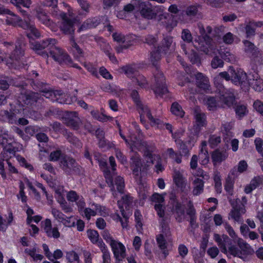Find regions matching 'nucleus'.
Masks as SVG:
<instances>
[{
  "label": "nucleus",
  "mask_w": 263,
  "mask_h": 263,
  "mask_svg": "<svg viewBox=\"0 0 263 263\" xmlns=\"http://www.w3.org/2000/svg\"><path fill=\"white\" fill-rule=\"evenodd\" d=\"M136 132L138 133V138L134 137L132 133L128 130V139L124 135L123 133L120 129V136L125 140V142L130 146L132 151L138 149L139 151H144V156L146 162L142 163L139 154L135 153L132 156L131 168L134 177L139 185L138 194L139 197L142 200L146 199L149 195L147 185L142 182V177L148 168L152 165L155 161L156 162L155 167L156 172L159 173L164 170L162 164L161 158L156 154V148L154 146H147L144 142H142V135L140 134L138 127L134 125Z\"/></svg>",
  "instance_id": "obj_1"
},
{
  "label": "nucleus",
  "mask_w": 263,
  "mask_h": 263,
  "mask_svg": "<svg viewBox=\"0 0 263 263\" xmlns=\"http://www.w3.org/2000/svg\"><path fill=\"white\" fill-rule=\"evenodd\" d=\"M109 163L111 166L110 170L107 166V163L103 160L99 161V165L101 170L103 171L106 182L110 187L112 192V195L115 198L118 199L119 197L122 198L121 200H118V204L123 218L119 214L112 216V218L116 221H120L123 229L127 227L128 214L125 212L128 211L130 204L132 202V198L124 193V181L121 176H115L116 170L115 160L113 157H109Z\"/></svg>",
  "instance_id": "obj_2"
},
{
  "label": "nucleus",
  "mask_w": 263,
  "mask_h": 263,
  "mask_svg": "<svg viewBox=\"0 0 263 263\" xmlns=\"http://www.w3.org/2000/svg\"><path fill=\"white\" fill-rule=\"evenodd\" d=\"M198 27L201 35L195 41L194 46L195 48L209 55L216 54L218 52L221 58L224 60L230 62L235 61V55L230 51L229 49H225L223 50L218 51L215 44L206 34H209L214 36H220L224 30L223 26L216 27L214 30L209 26L206 27L205 29L201 25H199Z\"/></svg>",
  "instance_id": "obj_3"
},
{
  "label": "nucleus",
  "mask_w": 263,
  "mask_h": 263,
  "mask_svg": "<svg viewBox=\"0 0 263 263\" xmlns=\"http://www.w3.org/2000/svg\"><path fill=\"white\" fill-rule=\"evenodd\" d=\"M8 134L7 132H0V143L3 147V151L1 153V157L3 160H0V174L3 179L7 178L5 171L4 161L6 160L8 165V170L10 173L16 174L17 170L11 163L9 159L13 156H15L21 166L25 167L29 171L33 170V166L28 163L26 159L19 155L15 156L14 153L23 149V145L15 142H12V139L8 140Z\"/></svg>",
  "instance_id": "obj_4"
},
{
  "label": "nucleus",
  "mask_w": 263,
  "mask_h": 263,
  "mask_svg": "<svg viewBox=\"0 0 263 263\" xmlns=\"http://www.w3.org/2000/svg\"><path fill=\"white\" fill-rule=\"evenodd\" d=\"M225 229L233 240L237 243L239 249L232 245L231 240L226 235H220L218 234H214V240L224 253L238 257L245 260L248 255L253 253V249L243 239L237 238V235L230 225L226 223Z\"/></svg>",
  "instance_id": "obj_5"
},
{
  "label": "nucleus",
  "mask_w": 263,
  "mask_h": 263,
  "mask_svg": "<svg viewBox=\"0 0 263 263\" xmlns=\"http://www.w3.org/2000/svg\"><path fill=\"white\" fill-rule=\"evenodd\" d=\"M11 3L19 8V11L24 15V22H23L20 17L11 12L10 10L4 9L2 13L6 15V22L8 24L12 25L14 26H20L26 30L27 36L29 39L33 37H39L40 34L34 26L29 22L31 21L30 17L29 15L25 16V11L20 9V6H23L24 7L29 8L31 5L30 0H11Z\"/></svg>",
  "instance_id": "obj_6"
},
{
  "label": "nucleus",
  "mask_w": 263,
  "mask_h": 263,
  "mask_svg": "<svg viewBox=\"0 0 263 263\" xmlns=\"http://www.w3.org/2000/svg\"><path fill=\"white\" fill-rule=\"evenodd\" d=\"M152 200L155 202V209L157 215L161 218L160 223L163 233L157 236V242L164 257H166L168 254V251L171 249L172 245L168 243L170 241L169 228L165 223V207L163 204L164 201V195L155 193L152 196Z\"/></svg>",
  "instance_id": "obj_7"
},
{
  "label": "nucleus",
  "mask_w": 263,
  "mask_h": 263,
  "mask_svg": "<svg viewBox=\"0 0 263 263\" xmlns=\"http://www.w3.org/2000/svg\"><path fill=\"white\" fill-rule=\"evenodd\" d=\"M205 125V119L204 116H196V124L191 131L193 135L187 143H184L179 139L182 133H175L172 135L176 144L180 149V152L185 155H189L190 150L194 146V144L197 140L198 135L201 127Z\"/></svg>",
  "instance_id": "obj_8"
},
{
  "label": "nucleus",
  "mask_w": 263,
  "mask_h": 263,
  "mask_svg": "<svg viewBox=\"0 0 263 263\" xmlns=\"http://www.w3.org/2000/svg\"><path fill=\"white\" fill-rule=\"evenodd\" d=\"M134 10L140 11L141 14L148 19L155 18L158 22H161L164 23L163 20L166 18L168 15L166 13H163L161 12H158L155 13L152 9V4L149 3L141 2L139 0H133L131 3L125 6L124 8V11L129 12Z\"/></svg>",
  "instance_id": "obj_9"
},
{
  "label": "nucleus",
  "mask_w": 263,
  "mask_h": 263,
  "mask_svg": "<svg viewBox=\"0 0 263 263\" xmlns=\"http://www.w3.org/2000/svg\"><path fill=\"white\" fill-rule=\"evenodd\" d=\"M43 97L46 99L54 102L57 101L59 103L70 104V102L66 98V95L60 90H48L43 91L42 94L37 92H29L26 96L25 103L32 104L34 102L43 100Z\"/></svg>",
  "instance_id": "obj_10"
},
{
  "label": "nucleus",
  "mask_w": 263,
  "mask_h": 263,
  "mask_svg": "<svg viewBox=\"0 0 263 263\" xmlns=\"http://www.w3.org/2000/svg\"><path fill=\"white\" fill-rule=\"evenodd\" d=\"M174 206L172 212L178 222H181L189 218L191 224L192 226L194 224L195 210L190 201L186 198L185 200L182 201V203L175 202Z\"/></svg>",
  "instance_id": "obj_11"
},
{
  "label": "nucleus",
  "mask_w": 263,
  "mask_h": 263,
  "mask_svg": "<svg viewBox=\"0 0 263 263\" xmlns=\"http://www.w3.org/2000/svg\"><path fill=\"white\" fill-rule=\"evenodd\" d=\"M219 96L216 98L209 97L206 100V105L209 110H214L217 107H225L232 105L235 101L234 93L230 91L224 92L219 91Z\"/></svg>",
  "instance_id": "obj_12"
},
{
  "label": "nucleus",
  "mask_w": 263,
  "mask_h": 263,
  "mask_svg": "<svg viewBox=\"0 0 263 263\" xmlns=\"http://www.w3.org/2000/svg\"><path fill=\"white\" fill-rule=\"evenodd\" d=\"M181 39L186 43H182L181 48L185 54L187 55L190 61L193 64L199 65L200 63V59L198 54L193 49L188 47L192 44L193 37L190 31L187 29H183L181 33Z\"/></svg>",
  "instance_id": "obj_13"
},
{
  "label": "nucleus",
  "mask_w": 263,
  "mask_h": 263,
  "mask_svg": "<svg viewBox=\"0 0 263 263\" xmlns=\"http://www.w3.org/2000/svg\"><path fill=\"white\" fill-rule=\"evenodd\" d=\"M34 185H36L39 188L41 189L46 195L47 199H49V196L47 194L45 188L41 183L37 182L34 180L30 181L26 177L23 178L20 182V192L19 194L17 195L18 199H21L23 202H26L27 197L26 196L24 191L25 186L28 187L30 190V194H32L34 195L35 196L37 197V194L36 192Z\"/></svg>",
  "instance_id": "obj_14"
},
{
  "label": "nucleus",
  "mask_w": 263,
  "mask_h": 263,
  "mask_svg": "<svg viewBox=\"0 0 263 263\" xmlns=\"http://www.w3.org/2000/svg\"><path fill=\"white\" fill-rule=\"evenodd\" d=\"M50 55L52 59L61 65H66L70 67L81 69L77 64H74L69 55L62 49L56 45L50 49Z\"/></svg>",
  "instance_id": "obj_15"
},
{
  "label": "nucleus",
  "mask_w": 263,
  "mask_h": 263,
  "mask_svg": "<svg viewBox=\"0 0 263 263\" xmlns=\"http://www.w3.org/2000/svg\"><path fill=\"white\" fill-rule=\"evenodd\" d=\"M85 206L83 205L81 208H79L78 211L80 214L87 220H89L91 217L97 215L103 216L108 215V210L104 206L95 203L90 204L88 208H85Z\"/></svg>",
  "instance_id": "obj_16"
},
{
  "label": "nucleus",
  "mask_w": 263,
  "mask_h": 263,
  "mask_svg": "<svg viewBox=\"0 0 263 263\" xmlns=\"http://www.w3.org/2000/svg\"><path fill=\"white\" fill-rule=\"evenodd\" d=\"M48 183L49 186L54 189L55 190V197L58 202L61 205L62 209L66 213L70 212L72 211V208L67 205L65 198V191L63 186H57L55 181H48Z\"/></svg>",
  "instance_id": "obj_17"
},
{
  "label": "nucleus",
  "mask_w": 263,
  "mask_h": 263,
  "mask_svg": "<svg viewBox=\"0 0 263 263\" xmlns=\"http://www.w3.org/2000/svg\"><path fill=\"white\" fill-rule=\"evenodd\" d=\"M193 175L195 177L194 179H192L193 193L194 195H198L202 192L204 187V182L202 179L198 178V177H201L202 179L207 180L209 178V176L201 169L198 170L196 172H193Z\"/></svg>",
  "instance_id": "obj_18"
},
{
  "label": "nucleus",
  "mask_w": 263,
  "mask_h": 263,
  "mask_svg": "<svg viewBox=\"0 0 263 263\" xmlns=\"http://www.w3.org/2000/svg\"><path fill=\"white\" fill-rule=\"evenodd\" d=\"M53 15H59L62 19V22L60 25L61 30L67 34H71L74 30V22L68 18L67 14L60 12L58 9L54 10Z\"/></svg>",
  "instance_id": "obj_19"
},
{
  "label": "nucleus",
  "mask_w": 263,
  "mask_h": 263,
  "mask_svg": "<svg viewBox=\"0 0 263 263\" xmlns=\"http://www.w3.org/2000/svg\"><path fill=\"white\" fill-rule=\"evenodd\" d=\"M155 83L153 89L157 97H163L168 92L167 88L165 85V78L163 73L158 72L155 76Z\"/></svg>",
  "instance_id": "obj_20"
},
{
  "label": "nucleus",
  "mask_w": 263,
  "mask_h": 263,
  "mask_svg": "<svg viewBox=\"0 0 263 263\" xmlns=\"http://www.w3.org/2000/svg\"><path fill=\"white\" fill-rule=\"evenodd\" d=\"M173 178L174 184L181 192L186 194L189 192L190 186L181 172L179 171H175L173 175Z\"/></svg>",
  "instance_id": "obj_21"
},
{
  "label": "nucleus",
  "mask_w": 263,
  "mask_h": 263,
  "mask_svg": "<svg viewBox=\"0 0 263 263\" xmlns=\"http://www.w3.org/2000/svg\"><path fill=\"white\" fill-rule=\"evenodd\" d=\"M122 70L128 77L135 78L134 82H136L141 87H145L146 85V81L145 78L141 75L138 74L134 66H126L122 68Z\"/></svg>",
  "instance_id": "obj_22"
},
{
  "label": "nucleus",
  "mask_w": 263,
  "mask_h": 263,
  "mask_svg": "<svg viewBox=\"0 0 263 263\" xmlns=\"http://www.w3.org/2000/svg\"><path fill=\"white\" fill-rule=\"evenodd\" d=\"M230 72L231 74L232 82L236 85H242L246 83L248 79L246 72L241 69H234L230 67Z\"/></svg>",
  "instance_id": "obj_23"
},
{
  "label": "nucleus",
  "mask_w": 263,
  "mask_h": 263,
  "mask_svg": "<svg viewBox=\"0 0 263 263\" xmlns=\"http://www.w3.org/2000/svg\"><path fill=\"white\" fill-rule=\"evenodd\" d=\"M230 202L232 206V210L230 214V218L238 222H242L243 220L241 218V216L246 212V209L245 208H244V205H242V206H238L237 205V200L234 201L230 199Z\"/></svg>",
  "instance_id": "obj_24"
},
{
  "label": "nucleus",
  "mask_w": 263,
  "mask_h": 263,
  "mask_svg": "<svg viewBox=\"0 0 263 263\" xmlns=\"http://www.w3.org/2000/svg\"><path fill=\"white\" fill-rule=\"evenodd\" d=\"M243 44L245 51L252 53V58L254 61L259 63L263 62V53L255 49L254 44L248 41H244Z\"/></svg>",
  "instance_id": "obj_25"
},
{
  "label": "nucleus",
  "mask_w": 263,
  "mask_h": 263,
  "mask_svg": "<svg viewBox=\"0 0 263 263\" xmlns=\"http://www.w3.org/2000/svg\"><path fill=\"white\" fill-rule=\"evenodd\" d=\"M114 256L116 259L121 260L126 256V248L124 245L121 242L116 240L110 246Z\"/></svg>",
  "instance_id": "obj_26"
},
{
  "label": "nucleus",
  "mask_w": 263,
  "mask_h": 263,
  "mask_svg": "<svg viewBox=\"0 0 263 263\" xmlns=\"http://www.w3.org/2000/svg\"><path fill=\"white\" fill-rule=\"evenodd\" d=\"M232 78L231 74L230 72V68L228 69L227 71L220 72L214 78V84L217 87V89L219 90L220 93L221 91H222V92H226L227 91L226 90V89L221 84L222 80L224 79L227 81L230 80L232 81Z\"/></svg>",
  "instance_id": "obj_27"
},
{
  "label": "nucleus",
  "mask_w": 263,
  "mask_h": 263,
  "mask_svg": "<svg viewBox=\"0 0 263 263\" xmlns=\"http://www.w3.org/2000/svg\"><path fill=\"white\" fill-rule=\"evenodd\" d=\"M248 81L249 85L255 91L259 92L263 90V80L258 73L249 74Z\"/></svg>",
  "instance_id": "obj_28"
},
{
  "label": "nucleus",
  "mask_w": 263,
  "mask_h": 263,
  "mask_svg": "<svg viewBox=\"0 0 263 263\" xmlns=\"http://www.w3.org/2000/svg\"><path fill=\"white\" fill-rule=\"evenodd\" d=\"M42 227L49 237L57 238L60 236V233L56 227L52 228L50 219H46L42 222Z\"/></svg>",
  "instance_id": "obj_29"
},
{
  "label": "nucleus",
  "mask_w": 263,
  "mask_h": 263,
  "mask_svg": "<svg viewBox=\"0 0 263 263\" xmlns=\"http://www.w3.org/2000/svg\"><path fill=\"white\" fill-rule=\"evenodd\" d=\"M173 43V41L172 37H165L162 41L160 45L157 48L158 49V51L161 52L163 54H166L174 49Z\"/></svg>",
  "instance_id": "obj_30"
},
{
  "label": "nucleus",
  "mask_w": 263,
  "mask_h": 263,
  "mask_svg": "<svg viewBox=\"0 0 263 263\" xmlns=\"http://www.w3.org/2000/svg\"><path fill=\"white\" fill-rule=\"evenodd\" d=\"M114 40L117 42L124 43V46L127 48L133 44L134 40L135 39L134 35H129L125 36L121 33H116L112 35Z\"/></svg>",
  "instance_id": "obj_31"
},
{
  "label": "nucleus",
  "mask_w": 263,
  "mask_h": 263,
  "mask_svg": "<svg viewBox=\"0 0 263 263\" xmlns=\"http://www.w3.org/2000/svg\"><path fill=\"white\" fill-rule=\"evenodd\" d=\"M67 199L69 202H76L78 209L85 205L84 198L79 196L75 191H71L67 193Z\"/></svg>",
  "instance_id": "obj_32"
},
{
  "label": "nucleus",
  "mask_w": 263,
  "mask_h": 263,
  "mask_svg": "<svg viewBox=\"0 0 263 263\" xmlns=\"http://www.w3.org/2000/svg\"><path fill=\"white\" fill-rule=\"evenodd\" d=\"M60 163L61 166L67 173H70L72 170L76 167L74 160L69 157H65L62 158Z\"/></svg>",
  "instance_id": "obj_33"
},
{
  "label": "nucleus",
  "mask_w": 263,
  "mask_h": 263,
  "mask_svg": "<svg viewBox=\"0 0 263 263\" xmlns=\"http://www.w3.org/2000/svg\"><path fill=\"white\" fill-rule=\"evenodd\" d=\"M43 249L44 251L45 255L48 259L52 261L55 259L61 258L63 256V252L59 249L56 250L52 254L49 251L48 247L46 244L43 245Z\"/></svg>",
  "instance_id": "obj_34"
},
{
  "label": "nucleus",
  "mask_w": 263,
  "mask_h": 263,
  "mask_svg": "<svg viewBox=\"0 0 263 263\" xmlns=\"http://www.w3.org/2000/svg\"><path fill=\"white\" fill-rule=\"evenodd\" d=\"M29 113L28 107L24 108V107L19 103L11 104L9 109L10 115H16L17 114H27Z\"/></svg>",
  "instance_id": "obj_35"
},
{
  "label": "nucleus",
  "mask_w": 263,
  "mask_h": 263,
  "mask_svg": "<svg viewBox=\"0 0 263 263\" xmlns=\"http://www.w3.org/2000/svg\"><path fill=\"white\" fill-rule=\"evenodd\" d=\"M228 156L226 150L220 151L219 149L215 151L212 155V159L214 165L224 160Z\"/></svg>",
  "instance_id": "obj_36"
},
{
  "label": "nucleus",
  "mask_w": 263,
  "mask_h": 263,
  "mask_svg": "<svg viewBox=\"0 0 263 263\" xmlns=\"http://www.w3.org/2000/svg\"><path fill=\"white\" fill-rule=\"evenodd\" d=\"M196 79L197 86L198 87L203 89H209L210 85L207 77L201 73L198 72L196 74Z\"/></svg>",
  "instance_id": "obj_37"
},
{
  "label": "nucleus",
  "mask_w": 263,
  "mask_h": 263,
  "mask_svg": "<svg viewBox=\"0 0 263 263\" xmlns=\"http://www.w3.org/2000/svg\"><path fill=\"white\" fill-rule=\"evenodd\" d=\"M206 146V142H202L199 153L200 163L202 165H206L209 162V156Z\"/></svg>",
  "instance_id": "obj_38"
},
{
  "label": "nucleus",
  "mask_w": 263,
  "mask_h": 263,
  "mask_svg": "<svg viewBox=\"0 0 263 263\" xmlns=\"http://www.w3.org/2000/svg\"><path fill=\"white\" fill-rule=\"evenodd\" d=\"M14 129L25 141H27L30 137L33 136L35 133V127L32 126H28L26 128L25 132L26 135L17 127H15Z\"/></svg>",
  "instance_id": "obj_39"
},
{
  "label": "nucleus",
  "mask_w": 263,
  "mask_h": 263,
  "mask_svg": "<svg viewBox=\"0 0 263 263\" xmlns=\"http://www.w3.org/2000/svg\"><path fill=\"white\" fill-rule=\"evenodd\" d=\"M262 24L261 22L255 23L250 22L246 26V33L247 37H250L255 34V31L256 27H261Z\"/></svg>",
  "instance_id": "obj_40"
},
{
  "label": "nucleus",
  "mask_w": 263,
  "mask_h": 263,
  "mask_svg": "<svg viewBox=\"0 0 263 263\" xmlns=\"http://www.w3.org/2000/svg\"><path fill=\"white\" fill-rule=\"evenodd\" d=\"M87 236L90 241L93 244H96L99 247L100 242L104 243L102 240L99 238L98 232L93 230H88L87 231Z\"/></svg>",
  "instance_id": "obj_41"
},
{
  "label": "nucleus",
  "mask_w": 263,
  "mask_h": 263,
  "mask_svg": "<svg viewBox=\"0 0 263 263\" xmlns=\"http://www.w3.org/2000/svg\"><path fill=\"white\" fill-rule=\"evenodd\" d=\"M261 179L260 177H255L251 180L250 183L247 185L245 188V192L246 194L250 193L253 190H255L260 184Z\"/></svg>",
  "instance_id": "obj_42"
},
{
  "label": "nucleus",
  "mask_w": 263,
  "mask_h": 263,
  "mask_svg": "<svg viewBox=\"0 0 263 263\" xmlns=\"http://www.w3.org/2000/svg\"><path fill=\"white\" fill-rule=\"evenodd\" d=\"M13 220L12 213H9L8 216L6 217H3L0 215V230L6 231L8 224H9Z\"/></svg>",
  "instance_id": "obj_43"
},
{
  "label": "nucleus",
  "mask_w": 263,
  "mask_h": 263,
  "mask_svg": "<svg viewBox=\"0 0 263 263\" xmlns=\"http://www.w3.org/2000/svg\"><path fill=\"white\" fill-rule=\"evenodd\" d=\"M37 17L39 20L41 21L45 25L52 28V22L48 18V16L46 15V13L43 11H37Z\"/></svg>",
  "instance_id": "obj_44"
},
{
  "label": "nucleus",
  "mask_w": 263,
  "mask_h": 263,
  "mask_svg": "<svg viewBox=\"0 0 263 263\" xmlns=\"http://www.w3.org/2000/svg\"><path fill=\"white\" fill-rule=\"evenodd\" d=\"M99 248L103 253V263H110V253L104 243L100 242Z\"/></svg>",
  "instance_id": "obj_45"
},
{
  "label": "nucleus",
  "mask_w": 263,
  "mask_h": 263,
  "mask_svg": "<svg viewBox=\"0 0 263 263\" xmlns=\"http://www.w3.org/2000/svg\"><path fill=\"white\" fill-rule=\"evenodd\" d=\"M167 158L175 159V161L177 163H180L181 162V156L178 154L175 153L172 148H168L164 155V159Z\"/></svg>",
  "instance_id": "obj_46"
},
{
  "label": "nucleus",
  "mask_w": 263,
  "mask_h": 263,
  "mask_svg": "<svg viewBox=\"0 0 263 263\" xmlns=\"http://www.w3.org/2000/svg\"><path fill=\"white\" fill-rule=\"evenodd\" d=\"M214 181L215 188L217 193H220L222 191L221 179L220 173L215 172L214 175Z\"/></svg>",
  "instance_id": "obj_47"
},
{
  "label": "nucleus",
  "mask_w": 263,
  "mask_h": 263,
  "mask_svg": "<svg viewBox=\"0 0 263 263\" xmlns=\"http://www.w3.org/2000/svg\"><path fill=\"white\" fill-rule=\"evenodd\" d=\"M171 111L174 115H184L185 112L178 103H173L171 107Z\"/></svg>",
  "instance_id": "obj_48"
},
{
  "label": "nucleus",
  "mask_w": 263,
  "mask_h": 263,
  "mask_svg": "<svg viewBox=\"0 0 263 263\" xmlns=\"http://www.w3.org/2000/svg\"><path fill=\"white\" fill-rule=\"evenodd\" d=\"M163 55L161 52L158 51L157 48L155 51H153L151 53L150 60L154 65H156L157 62H158L161 58L162 55Z\"/></svg>",
  "instance_id": "obj_49"
},
{
  "label": "nucleus",
  "mask_w": 263,
  "mask_h": 263,
  "mask_svg": "<svg viewBox=\"0 0 263 263\" xmlns=\"http://www.w3.org/2000/svg\"><path fill=\"white\" fill-rule=\"evenodd\" d=\"M135 221L136 223V228L137 229V230L139 232H141L142 230V215L139 212V211L137 210L135 212Z\"/></svg>",
  "instance_id": "obj_50"
},
{
  "label": "nucleus",
  "mask_w": 263,
  "mask_h": 263,
  "mask_svg": "<svg viewBox=\"0 0 263 263\" xmlns=\"http://www.w3.org/2000/svg\"><path fill=\"white\" fill-rule=\"evenodd\" d=\"M42 47L43 49L47 48L49 51L50 49L55 46L57 44V41L53 39H48L46 40H44L41 42Z\"/></svg>",
  "instance_id": "obj_51"
},
{
  "label": "nucleus",
  "mask_w": 263,
  "mask_h": 263,
  "mask_svg": "<svg viewBox=\"0 0 263 263\" xmlns=\"http://www.w3.org/2000/svg\"><path fill=\"white\" fill-rule=\"evenodd\" d=\"M224 65V62L222 59H220L218 56H215L211 62V66L213 69L221 68Z\"/></svg>",
  "instance_id": "obj_52"
},
{
  "label": "nucleus",
  "mask_w": 263,
  "mask_h": 263,
  "mask_svg": "<svg viewBox=\"0 0 263 263\" xmlns=\"http://www.w3.org/2000/svg\"><path fill=\"white\" fill-rule=\"evenodd\" d=\"M25 252L31 256L34 260H41L43 258V255L36 253V249L35 248L32 249L27 248L25 250Z\"/></svg>",
  "instance_id": "obj_53"
},
{
  "label": "nucleus",
  "mask_w": 263,
  "mask_h": 263,
  "mask_svg": "<svg viewBox=\"0 0 263 263\" xmlns=\"http://www.w3.org/2000/svg\"><path fill=\"white\" fill-rule=\"evenodd\" d=\"M76 218L73 217H66L64 216L62 222L64 226L68 227H73L76 226Z\"/></svg>",
  "instance_id": "obj_54"
},
{
  "label": "nucleus",
  "mask_w": 263,
  "mask_h": 263,
  "mask_svg": "<svg viewBox=\"0 0 263 263\" xmlns=\"http://www.w3.org/2000/svg\"><path fill=\"white\" fill-rule=\"evenodd\" d=\"M70 44L71 46V50L73 53L77 56L80 55L82 53V50L75 42L73 37L72 36L70 39Z\"/></svg>",
  "instance_id": "obj_55"
},
{
  "label": "nucleus",
  "mask_w": 263,
  "mask_h": 263,
  "mask_svg": "<svg viewBox=\"0 0 263 263\" xmlns=\"http://www.w3.org/2000/svg\"><path fill=\"white\" fill-rule=\"evenodd\" d=\"M234 181L230 177H228L226 180L224 189L230 195H232L233 189Z\"/></svg>",
  "instance_id": "obj_56"
},
{
  "label": "nucleus",
  "mask_w": 263,
  "mask_h": 263,
  "mask_svg": "<svg viewBox=\"0 0 263 263\" xmlns=\"http://www.w3.org/2000/svg\"><path fill=\"white\" fill-rule=\"evenodd\" d=\"M137 106L138 112L141 115H148L151 114L149 108L146 105L143 104L142 103L137 105Z\"/></svg>",
  "instance_id": "obj_57"
},
{
  "label": "nucleus",
  "mask_w": 263,
  "mask_h": 263,
  "mask_svg": "<svg viewBox=\"0 0 263 263\" xmlns=\"http://www.w3.org/2000/svg\"><path fill=\"white\" fill-rule=\"evenodd\" d=\"M260 206L261 209L259 207L257 209L256 217L260 222V228L263 230V203H261Z\"/></svg>",
  "instance_id": "obj_58"
},
{
  "label": "nucleus",
  "mask_w": 263,
  "mask_h": 263,
  "mask_svg": "<svg viewBox=\"0 0 263 263\" xmlns=\"http://www.w3.org/2000/svg\"><path fill=\"white\" fill-rule=\"evenodd\" d=\"M67 259L70 262L77 261L79 263V257L74 251H70L66 254Z\"/></svg>",
  "instance_id": "obj_59"
},
{
  "label": "nucleus",
  "mask_w": 263,
  "mask_h": 263,
  "mask_svg": "<svg viewBox=\"0 0 263 263\" xmlns=\"http://www.w3.org/2000/svg\"><path fill=\"white\" fill-rule=\"evenodd\" d=\"M24 51L20 46L17 47L16 46V49L14 51V53H13L12 55H11L10 59L12 60H15L17 61L18 59L20 58V57L23 55Z\"/></svg>",
  "instance_id": "obj_60"
},
{
  "label": "nucleus",
  "mask_w": 263,
  "mask_h": 263,
  "mask_svg": "<svg viewBox=\"0 0 263 263\" xmlns=\"http://www.w3.org/2000/svg\"><path fill=\"white\" fill-rule=\"evenodd\" d=\"M98 23L96 21L93 22L91 20H88L82 25L80 28V30H83L88 28L95 27L98 25Z\"/></svg>",
  "instance_id": "obj_61"
},
{
  "label": "nucleus",
  "mask_w": 263,
  "mask_h": 263,
  "mask_svg": "<svg viewBox=\"0 0 263 263\" xmlns=\"http://www.w3.org/2000/svg\"><path fill=\"white\" fill-rule=\"evenodd\" d=\"M235 111L237 115H245L248 113L247 106L244 105H237L236 107Z\"/></svg>",
  "instance_id": "obj_62"
},
{
  "label": "nucleus",
  "mask_w": 263,
  "mask_h": 263,
  "mask_svg": "<svg viewBox=\"0 0 263 263\" xmlns=\"http://www.w3.org/2000/svg\"><path fill=\"white\" fill-rule=\"evenodd\" d=\"M222 39L224 43L227 44H231L234 42V36L232 33L228 32L223 35Z\"/></svg>",
  "instance_id": "obj_63"
},
{
  "label": "nucleus",
  "mask_w": 263,
  "mask_h": 263,
  "mask_svg": "<svg viewBox=\"0 0 263 263\" xmlns=\"http://www.w3.org/2000/svg\"><path fill=\"white\" fill-rule=\"evenodd\" d=\"M254 109L259 114H263V103L260 100H256L253 104Z\"/></svg>",
  "instance_id": "obj_64"
}]
</instances>
